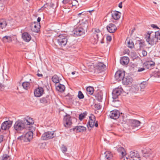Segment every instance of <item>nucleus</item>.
Here are the masks:
<instances>
[{
  "mask_svg": "<svg viewBox=\"0 0 160 160\" xmlns=\"http://www.w3.org/2000/svg\"><path fill=\"white\" fill-rule=\"evenodd\" d=\"M13 122L8 120L2 123L1 125V129L3 130H8L11 127Z\"/></svg>",
  "mask_w": 160,
  "mask_h": 160,
  "instance_id": "9b49d317",
  "label": "nucleus"
},
{
  "mask_svg": "<svg viewBox=\"0 0 160 160\" xmlns=\"http://www.w3.org/2000/svg\"><path fill=\"white\" fill-rule=\"evenodd\" d=\"M22 86L25 89L28 90L30 87V82H24L22 83Z\"/></svg>",
  "mask_w": 160,
  "mask_h": 160,
  "instance_id": "c756f323",
  "label": "nucleus"
},
{
  "mask_svg": "<svg viewBox=\"0 0 160 160\" xmlns=\"http://www.w3.org/2000/svg\"><path fill=\"white\" fill-rule=\"evenodd\" d=\"M63 123L65 127L67 128L70 127L72 123L71 117L69 114L66 113V115L64 116Z\"/></svg>",
  "mask_w": 160,
  "mask_h": 160,
  "instance_id": "0eeeda50",
  "label": "nucleus"
},
{
  "mask_svg": "<svg viewBox=\"0 0 160 160\" xmlns=\"http://www.w3.org/2000/svg\"><path fill=\"white\" fill-rule=\"evenodd\" d=\"M147 85V83L146 82H143L141 83L140 84L141 90L145 88Z\"/></svg>",
  "mask_w": 160,
  "mask_h": 160,
  "instance_id": "37998d69",
  "label": "nucleus"
},
{
  "mask_svg": "<svg viewBox=\"0 0 160 160\" xmlns=\"http://www.w3.org/2000/svg\"><path fill=\"white\" fill-rule=\"evenodd\" d=\"M77 133L82 132L86 130V127L81 126H77Z\"/></svg>",
  "mask_w": 160,
  "mask_h": 160,
  "instance_id": "c85d7f7f",
  "label": "nucleus"
},
{
  "mask_svg": "<svg viewBox=\"0 0 160 160\" xmlns=\"http://www.w3.org/2000/svg\"><path fill=\"white\" fill-rule=\"evenodd\" d=\"M24 135V139H24V142H29L30 141H29V140H27L28 138L25 137V135Z\"/></svg>",
  "mask_w": 160,
  "mask_h": 160,
  "instance_id": "e2e57ef3",
  "label": "nucleus"
},
{
  "mask_svg": "<svg viewBox=\"0 0 160 160\" xmlns=\"http://www.w3.org/2000/svg\"><path fill=\"white\" fill-rule=\"evenodd\" d=\"M1 160H11V158L8 155L5 154H3L1 156Z\"/></svg>",
  "mask_w": 160,
  "mask_h": 160,
  "instance_id": "f704fd0d",
  "label": "nucleus"
},
{
  "mask_svg": "<svg viewBox=\"0 0 160 160\" xmlns=\"http://www.w3.org/2000/svg\"><path fill=\"white\" fill-rule=\"evenodd\" d=\"M7 25L6 20L3 19H0V29H3L6 28Z\"/></svg>",
  "mask_w": 160,
  "mask_h": 160,
  "instance_id": "bb28decb",
  "label": "nucleus"
},
{
  "mask_svg": "<svg viewBox=\"0 0 160 160\" xmlns=\"http://www.w3.org/2000/svg\"><path fill=\"white\" fill-rule=\"evenodd\" d=\"M87 114V112H85L82 113H81L79 115V119L80 120L82 121L83 118H84L86 116Z\"/></svg>",
  "mask_w": 160,
  "mask_h": 160,
  "instance_id": "4c0bfd02",
  "label": "nucleus"
},
{
  "mask_svg": "<svg viewBox=\"0 0 160 160\" xmlns=\"http://www.w3.org/2000/svg\"><path fill=\"white\" fill-rule=\"evenodd\" d=\"M41 18L39 17L37 18V22H34L33 23L34 24L40 23V22L41 21Z\"/></svg>",
  "mask_w": 160,
  "mask_h": 160,
  "instance_id": "bf43d9fd",
  "label": "nucleus"
},
{
  "mask_svg": "<svg viewBox=\"0 0 160 160\" xmlns=\"http://www.w3.org/2000/svg\"><path fill=\"white\" fill-rule=\"evenodd\" d=\"M24 135H22L21 136H20L17 139L18 140L21 141L22 142H24Z\"/></svg>",
  "mask_w": 160,
  "mask_h": 160,
  "instance_id": "8fccbe9b",
  "label": "nucleus"
},
{
  "mask_svg": "<svg viewBox=\"0 0 160 160\" xmlns=\"http://www.w3.org/2000/svg\"><path fill=\"white\" fill-rule=\"evenodd\" d=\"M4 136L0 135V143L2 142L3 140Z\"/></svg>",
  "mask_w": 160,
  "mask_h": 160,
  "instance_id": "69168bd1",
  "label": "nucleus"
},
{
  "mask_svg": "<svg viewBox=\"0 0 160 160\" xmlns=\"http://www.w3.org/2000/svg\"><path fill=\"white\" fill-rule=\"evenodd\" d=\"M155 63L153 62H146L143 64V67L146 69H151L153 68L155 65Z\"/></svg>",
  "mask_w": 160,
  "mask_h": 160,
  "instance_id": "4be33fe9",
  "label": "nucleus"
},
{
  "mask_svg": "<svg viewBox=\"0 0 160 160\" xmlns=\"http://www.w3.org/2000/svg\"><path fill=\"white\" fill-rule=\"evenodd\" d=\"M34 93L35 97H40L44 93L43 88L42 87L38 86L34 90Z\"/></svg>",
  "mask_w": 160,
  "mask_h": 160,
  "instance_id": "4468645a",
  "label": "nucleus"
},
{
  "mask_svg": "<svg viewBox=\"0 0 160 160\" xmlns=\"http://www.w3.org/2000/svg\"><path fill=\"white\" fill-rule=\"evenodd\" d=\"M94 107L97 110H100L101 108V106L99 104H95Z\"/></svg>",
  "mask_w": 160,
  "mask_h": 160,
  "instance_id": "09e8293b",
  "label": "nucleus"
},
{
  "mask_svg": "<svg viewBox=\"0 0 160 160\" xmlns=\"http://www.w3.org/2000/svg\"><path fill=\"white\" fill-rule=\"evenodd\" d=\"M153 76L155 78H160V70L159 71L155 72L154 73Z\"/></svg>",
  "mask_w": 160,
  "mask_h": 160,
  "instance_id": "a18cd8bd",
  "label": "nucleus"
},
{
  "mask_svg": "<svg viewBox=\"0 0 160 160\" xmlns=\"http://www.w3.org/2000/svg\"><path fill=\"white\" fill-rule=\"evenodd\" d=\"M55 136L54 132L48 131L45 132L42 136L41 138L42 140H48L52 138Z\"/></svg>",
  "mask_w": 160,
  "mask_h": 160,
  "instance_id": "6e6552de",
  "label": "nucleus"
},
{
  "mask_svg": "<svg viewBox=\"0 0 160 160\" xmlns=\"http://www.w3.org/2000/svg\"><path fill=\"white\" fill-rule=\"evenodd\" d=\"M106 68V66L102 62H99L96 66V69L98 73H100L103 71Z\"/></svg>",
  "mask_w": 160,
  "mask_h": 160,
  "instance_id": "6ab92c4d",
  "label": "nucleus"
},
{
  "mask_svg": "<svg viewBox=\"0 0 160 160\" xmlns=\"http://www.w3.org/2000/svg\"><path fill=\"white\" fill-rule=\"evenodd\" d=\"M151 27L153 28H156L157 29H158L159 28L156 25L154 24H152L151 25Z\"/></svg>",
  "mask_w": 160,
  "mask_h": 160,
  "instance_id": "338daca9",
  "label": "nucleus"
},
{
  "mask_svg": "<svg viewBox=\"0 0 160 160\" xmlns=\"http://www.w3.org/2000/svg\"><path fill=\"white\" fill-rule=\"evenodd\" d=\"M141 123V122L135 119H129V129H133L136 128H138Z\"/></svg>",
  "mask_w": 160,
  "mask_h": 160,
  "instance_id": "1a4fd4ad",
  "label": "nucleus"
},
{
  "mask_svg": "<svg viewBox=\"0 0 160 160\" xmlns=\"http://www.w3.org/2000/svg\"><path fill=\"white\" fill-rule=\"evenodd\" d=\"M57 41L58 45L61 47L65 46L68 42V38L65 35L61 34L59 36Z\"/></svg>",
  "mask_w": 160,
  "mask_h": 160,
  "instance_id": "423d86ee",
  "label": "nucleus"
},
{
  "mask_svg": "<svg viewBox=\"0 0 160 160\" xmlns=\"http://www.w3.org/2000/svg\"><path fill=\"white\" fill-rule=\"evenodd\" d=\"M139 42V47L138 49L141 50L142 48L144 45L145 41L141 39L138 40Z\"/></svg>",
  "mask_w": 160,
  "mask_h": 160,
  "instance_id": "58836bf2",
  "label": "nucleus"
},
{
  "mask_svg": "<svg viewBox=\"0 0 160 160\" xmlns=\"http://www.w3.org/2000/svg\"><path fill=\"white\" fill-rule=\"evenodd\" d=\"M62 150L63 152H65L67 150V148L66 146H62Z\"/></svg>",
  "mask_w": 160,
  "mask_h": 160,
  "instance_id": "6e6d98bb",
  "label": "nucleus"
},
{
  "mask_svg": "<svg viewBox=\"0 0 160 160\" xmlns=\"http://www.w3.org/2000/svg\"><path fill=\"white\" fill-rule=\"evenodd\" d=\"M129 61V59L127 57H123L120 60V62L122 65H127Z\"/></svg>",
  "mask_w": 160,
  "mask_h": 160,
  "instance_id": "b1692460",
  "label": "nucleus"
},
{
  "mask_svg": "<svg viewBox=\"0 0 160 160\" xmlns=\"http://www.w3.org/2000/svg\"><path fill=\"white\" fill-rule=\"evenodd\" d=\"M125 75V71L121 70L117 71L115 75V78L118 82L122 81Z\"/></svg>",
  "mask_w": 160,
  "mask_h": 160,
  "instance_id": "9d476101",
  "label": "nucleus"
},
{
  "mask_svg": "<svg viewBox=\"0 0 160 160\" xmlns=\"http://www.w3.org/2000/svg\"><path fill=\"white\" fill-rule=\"evenodd\" d=\"M49 6L50 8H54L55 6V4L54 3H52V2H51L49 4Z\"/></svg>",
  "mask_w": 160,
  "mask_h": 160,
  "instance_id": "774afa93",
  "label": "nucleus"
},
{
  "mask_svg": "<svg viewBox=\"0 0 160 160\" xmlns=\"http://www.w3.org/2000/svg\"><path fill=\"white\" fill-rule=\"evenodd\" d=\"M25 135V137L28 138L27 140H29L30 141L32 138L33 133L32 132L30 131L26 133Z\"/></svg>",
  "mask_w": 160,
  "mask_h": 160,
  "instance_id": "7c9ffc66",
  "label": "nucleus"
},
{
  "mask_svg": "<svg viewBox=\"0 0 160 160\" xmlns=\"http://www.w3.org/2000/svg\"><path fill=\"white\" fill-rule=\"evenodd\" d=\"M86 90L88 94L92 95L93 93L94 89L92 87L89 86L87 88Z\"/></svg>",
  "mask_w": 160,
  "mask_h": 160,
  "instance_id": "473e14b6",
  "label": "nucleus"
},
{
  "mask_svg": "<svg viewBox=\"0 0 160 160\" xmlns=\"http://www.w3.org/2000/svg\"><path fill=\"white\" fill-rule=\"evenodd\" d=\"M152 33L153 34L152 35L155 36L158 40V39L160 40V29L157 32H155V33L153 32Z\"/></svg>",
  "mask_w": 160,
  "mask_h": 160,
  "instance_id": "e433bc0d",
  "label": "nucleus"
},
{
  "mask_svg": "<svg viewBox=\"0 0 160 160\" xmlns=\"http://www.w3.org/2000/svg\"><path fill=\"white\" fill-rule=\"evenodd\" d=\"M110 118L112 119L116 120L119 118L121 123L125 122V120L123 116H120L119 111L118 110L115 109L111 111L108 114Z\"/></svg>",
  "mask_w": 160,
  "mask_h": 160,
  "instance_id": "7ed1b4c3",
  "label": "nucleus"
},
{
  "mask_svg": "<svg viewBox=\"0 0 160 160\" xmlns=\"http://www.w3.org/2000/svg\"><path fill=\"white\" fill-rule=\"evenodd\" d=\"M95 120L96 118L95 116L93 114H91V116L89 117V120L87 124L88 129L89 127L91 128L94 127Z\"/></svg>",
  "mask_w": 160,
  "mask_h": 160,
  "instance_id": "ddd939ff",
  "label": "nucleus"
},
{
  "mask_svg": "<svg viewBox=\"0 0 160 160\" xmlns=\"http://www.w3.org/2000/svg\"><path fill=\"white\" fill-rule=\"evenodd\" d=\"M142 54L143 56H145L147 55V52L145 50H143L142 51Z\"/></svg>",
  "mask_w": 160,
  "mask_h": 160,
  "instance_id": "052dcab7",
  "label": "nucleus"
},
{
  "mask_svg": "<svg viewBox=\"0 0 160 160\" xmlns=\"http://www.w3.org/2000/svg\"><path fill=\"white\" fill-rule=\"evenodd\" d=\"M22 120L25 126L27 125H32L34 123L33 119L29 117L24 118Z\"/></svg>",
  "mask_w": 160,
  "mask_h": 160,
  "instance_id": "dca6fc26",
  "label": "nucleus"
},
{
  "mask_svg": "<svg viewBox=\"0 0 160 160\" xmlns=\"http://www.w3.org/2000/svg\"><path fill=\"white\" fill-rule=\"evenodd\" d=\"M88 22L87 20L82 22L80 24V26L75 28L72 31L73 36L74 37L80 36L85 34V30L88 26L87 23Z\"/></svg>",
  "mask_w": 160,
  "mask_h": 160,
  "instance_id": "f257e3e1",
  "label": "nucleus"
},
{
  "mask_svg": "<svg viewBox=\"0 0 160 160\" xmlns=\"http://www.w3.org/2000/svg\"><path fill=\"white\" fill-rule=\"evenodd\" d=\"M108 31L111 33H114L117 30L116 26L113 23H110L107 26Z\"/></svg>",
  "mask_w": 160,
  "mask_h": 160,
  "instance_id": "a211bd4d",
  "label": "nucleus"
},
{
  "mask_svg": "<svg viewBox=\"0 0 160 160\" xmlns=\"http://www.w3.org/2000/svg\"><path fill=\"white\" fill-rule=\"evenodd\" d=\"M99 38L101 39L100 42L103 43L104 38L100 31L98 29H94L93 33V37L91 38V42L93 44H97L99 40Z\"/></svg>",
  "mask_w": 160,
  "mask_h": 160,
  "instance_id": "f03ea898",
  "label": "nucleus"
},
{
  "mask_svg": "<svg viewBox=\"0 0 160 160\" xmlns=\"http://www.w3.org/2000/svg\"><path fill=\"white\" fill-rule=\"evenodd\" d=\"M78 97L79 99H83L84 98V95L81 91L78 92Z\"/></svg>",
  "mask_w": 160,
  "mask_h": 160,
  "instance_id": "c03bdc74",
  "label": "nucleus"
},
{
  "mask_svg": "<svg viewBox=\"0 0 160 160\" xmlns=\"http://www.w3.org/2000/svg\"><path fill=\"white\" fill-rule=\"evenodd\" d=\"M131 159L129 160H140V157L138 153H135L134 152L131 151L130 152Z\"/></svg>",
  "mask_w": 160,
  "mask_h": 160,
  "instance_id": "aec40b11",
  "label": "nucleus"
},
{
  "mask_svg": "<svg viewBox=\"0 0 160 160\" xmlns=\"http://www.w3.org/2000/svg\"><path fill=\"white\" fill-rule=\"evenodd\" d=\"M72 0H63L62 2L63 4H66L68 3H70L72 2Z\"/></svg>",
  "mask_w": 160,
  "mask_h": 160,
  "instance_id": "3c124183",
  "label": "nucleus"
},
{
  "mask_svg": "<svg viewBox=\"0 0 160 160\" xmlns=\"http://www.w3.org/2000/svg\"><path fill=\"white\" fill-rule=\"evenodd\" d=\"M73 2H71V4L72 6H77V4H78V2L76 0H73Z\"/></svg>",
  "mask_w": 160,
  "mask_h": 160,
  "instance_id": "864d4df0",
  "label": "nucleus"
},
{
  "mask_svg": "<svg viewBox=\"0 0 160 160\" xmlns=\"http://www.w3.org/2000/svg\"><path fill=\"white\" fill-rule=\"evenodd\" d=\"M5 86L4 84H2V83H0V90L2 91L4 89Z\"/></svg>",
  "mask_w": 160,
  "mask_h": 160,
  "instance_id": "4d7b16f0",
  "label": "nucleus"
},
{
  "mask_svg": "<svg viewBox=\"0 0 160 160\" xmlns=\"http://www.w3.org/2000/svg\"><path fill=\"white\" fill-rule=\"evenodd\" d=\"M22 38L23 40L26 42H28L31 39L30 35L27 32H25L22 33Z\"/></svg>",
  "mask_w": 160,
  "mask_h": 160,
  "instance_id": "412c9836",
  "label": "nucleus"
},
{
  "mask_svg": "<svg viewBox=\"0 0 160 160\" xmlns=\"http://www.w3.org/2000/svg\"><path fill=\"white\" fill-rule=\"evenodd\" d=\"M106 39L107 41L110 42L112 40V37L110 36H107L106 37Z\"/></svg>",
  "mask_w": 160,
  "mask_h": 160,
  "instance_id": "680f3d73",
  "label": "nucleus"
},
{
  "mask_svg": "<svg viewBox=\"0 0 160 160\" xmlns=\"http://www.w3.org/2000/svg\"><path fill=\"white\" fill-rule=\"evenodd\" d=\"M77 126L74 127V128H71L70 129V132H72V131L76 132L77 133Z\"/></svg>",
  "mask_w": 160,
  "mask_h": 160,
  "instance_id": "5fc2aeb1",
  "label": "nucleus"
},
{
  "mask_svg": "<svg viewBox=\"0 0 160 160\" xmlns=\"http://www.w3.org/2000/svg\"><path fill=\"white\" fill-rule=\"evenodd\" d=\"M130 55L133 60L136 59L138 57L136 52H131Z\"/></svg>",
  "mask_w": 160,
  "mask_h": 160,
  "instance_id": "79ce46f5",
  "label": "nucleus"
},
{
  "mask_svg": "<svg viewBox=\"0 0 160 160\" xmlns=\"http://www.w3.org/2000/svg\"><path fill=\"white\" fill-rule=\"evenodd\" d=\"M128 46L131 48H132L134 47V43L132 40H129L128 42Z\"/></svg>",
  "mask_w": 160,
  "mask_h": 160,
  "instance_id": "a19ab883",
  "label": "nucleus"
},
{
  "mask_svg": "<svg viewBox=\"0 0 160 160\" xmlns=\"http://www.w3.org/2000/svg\"><path fill=\"white\" fill-rule=\"evenodd\" d=\"M96 99L100 102H102L103 97V93L101 92H99L95 95Z\"/></svg>",
  "mask_w": 160,
  "mask_h": 160,
  "instance_id": "a878e982",
  "label": "nucleus"
},
{
  "mask_svg": "<svg viewBox=\"0 0 160 160\" xmlns=\"http://www.w3.org/2000/svg\"><path fill=\"white\" fill-rule=\"evenodd\" d=\"M152 33H153L152 32L149 31L147 32V35L146 36V41L151 46L156 44V42L158 41V40L155 36L152 35Z\"/></svg>",
  "mask_w": 160,
  "mask_h": 160,
  "instance_id": "39448f33",
  "label": "nucleus"
},
{
  "mask_svg": "<svg viewBox=\"0 0 160 160\" xmlns=\"http://www.w3.org/2000/svg\"><path fill=\"white\" fill-rule=\"evenodd\" d=\"M122 83L125 85H130L131 84L133 81L132 78L130 76L124 77L122 80Z\"/></svg>",
  "mask_w": 160,
  "mask_h": 160,
  "instance_id": "f3484780",
  "label": "nucleus"
},
{
  "mask_svg": "<svg viewBox=\"0 0 160 160\" xmlns=\"http://www.w3.org/2000/svg\"><path fill=\"white\" fill-rule=\"evenodd\" d=\"M145 69H146V68H145V67H144L143 68H139L138 70V72H142V71L145 70Z\"/></svg>",
  "mask_w": 160,
  "mask_h": 160,
  "instance_id": "13d9d810",
  "label": "nucleus"
},
{
  "mask_svg": "<svg viewBox=\"0 0 160 160\" xmlns=\"http://www.w3.org/2000/svg\"><path fill=\"white\" fill-rule=\"evenodd\" d=\"M142 153L143 154V156L145 158H147L149 156L150 153L148 152H146L145 150H142Z\"/></svg>",
  "mask_w": 160,
  "mask_h": 160,
  "instance_id": "ea45409f",
  "label": "nucleus"
},
{
  "mask_svg": "<svg viewBox=\"0 0 160 160\" xmlns=\"http://www.w3.org/2000/svg\"><path fill=\"white\" fill-rule=\"evenodd\" d=\"M26 128L23 123V120L19 119L16 122L13 126V129L15 132L21 133Z\"/></svg>",
  "mask_w": 160,
  "mask_h": 160,
  "instance_id": "20e7f679",
  "label": "nucleus"
},
{
  "mask_svg": "<svg viewBox=\"0 0 160 160\" xmlns=\"http://www.w3.org/2000/svg\"><path fill=\"white\" fill-rule=\"evenodd\" d=\"M120 153L121 154V157L120 158L121 159L124 158V157L126 155V153L125 149L124 151H122L121 152H120Z\"/></svg>",
  "mask_w": 160,
  "mask_h": 160,
  "instance_id": "49530a36",
  "label": "nucleus"
},
{
  "mask_svg": "<svg viewBox=\"0 0 160 160\" xmlns=\"http://www.w3.org/2000/svg\"><path fill=\"white\" fill-rule=\"evenodd\" d=\"M52 82L56 83H59L61 79H59L58 76L56 75H54L52 77Z\"/></svg>",
  "mask_w": 160,
  "mask_h": 160,
  "instance_id": "2f4dec72",
  "label": "nucleus"
},
{
  "mask_svg": "<svg viewBox=\"0 0 160 160\" xmlns=\"http://www.w3.org/2000/svg\"><path fill=\"white\" fill-rule=\"evenodd\" d=\"M51 98L49 95H47L39 99L40 102L46 106L50 103Z\"/></svg>",
  "mask_w": 160,
  "mask_h": 160,
  "instance_id": "f8f14e48",
  "label": "nucleus"
},
{
  "mask_svg": "<svg viewBox=\"0 0 160 160\" xmlns=\"http://www.w3.org/2000/svg\"><path fill=\"white\" fill-rule=\"evenodd\" d=\"M32 26L33 32H38L39 31L41 27L40 23L32 24Z\"/></svg>",
  "mask_w": 160,
  "mask_h": 160,
  "instance_id": "393cba45",
  "label": "nucleus"
},
{
  "mask_svg": "<svg viewBox=\"0 0 160 160\" xmlns=\"http://www.w3.org/2000/svg\"><path fill=\"white\" fill-rule=\"evenodd\" d=\"M104 154L105 158L108 159L110 160L112 158V155L110 152L106 151L105 152Z\"/></svg>",
  "mask_w": 160,
  "mask_h": 160,
  "instance_id": "72a5a7b5",
  "label": "nucleus"
},
{
  "mask_svg": "<svg viewBox=\"0 0 160 160\" xmlns=\"http://www.w3.org/2000/svg\"><path fill=\"white\" fill-rule=\"evenodd\" d=\"M49 6V3H48L46 2L44 5L43 7L44 8H47Z\"/></svg>",
  "mask_w": 160,
  "mask_h": 160,
  "instance_id": "0e129e2a",
  "label": "nucleus"
},
{
  "mask_svg": "<svg viewBox=\"0 0 160 160\" xmlns=\"http://www.w3.org/2000/svg\"><path fill=\"white\" fill-rule=\"evenodd\" d=\"M121 13L117 11H113L112 12V16L114 20L119 19L120 17Z\"/></svg>",
  "mask_w": 160,
  "mask_h": 160,
  "instance_id": "5701e85b",
  "label": "nucleus"
},
{
  "mask_svg": "<svg viewBox=\"0 0 160 160\" xmlns=\"http://www.w3.org/2000/svg\"><path fill=\"white\" fill-rule=\"evenodd\" d=\"M65 89V87L63 84L59 83V84L56 87V89L60 92H63Z\"/></svg>",
  "mask_w": 160,
  "mask_h": 160,
  "instance_id": "cd10ccee",
  "label": "nucleus"
},
{
  "mask_svg": "<svg viewBox=\"0 0 160 160\" xmlns=\"http://www.w3.org/2000/svg\"><path fill=\"white\" fill-rule=\"evenodd\" d=\"M122 89L117 88L114 89L112 92V98L113 99L117 98L122 93Z\"/></svg>",
  "mask_w": 160,
  "mask_h": 160,
  "instance_id": "2eb2a0df",
  "label": "nucleus"
},
{
  "mask_svg": "<svg viewBox=\"0 0 160 160\" xmlns=\"http://www.w3.org/2000/svg\"><path fill=\"white\" fill-rule=\"evenodd\" d=\"M2 41L4 42H7L12 41L11 38L9 36H5L3 37Z\"/></svg>",
  "mask_w": 160,
  "mask_h": 160,
  "instance_id": "c9c22d12",
  "label": "nucleus"
},
{
  "mask_svg": "<svg viewBox=\"0 0 160 160\" xmlns=\"http://www.w3.org/2000/svg\"><path fill=\"white\" fill-rule=\"evenodd\" d=\"M124 148L122 147H120L118 148L117 151L119 153L121 152L122 151H124Z\"/></svg>",
  "mask_w": 160,
  "mask_h": 160,
  "instance_id": "de8ad7c7",
  "label": "nucleus"
},
{
  "mask_svg": "<svg viewBox=\"0 0 160 160\" xmlns=\"http://www.w3.org/2000/svg\"><path fill=\"white\" fill-rule=\"evenodd\" d=\"M73 95H72L69 93L67 95V97L68 98V99L71 100L73 99Z\"/></svg>",
  "mask_w": 160,
  "mask_h": 160,
  "instance_id": "603ef678",
  "label": "nucleus"
}]
</instances>
